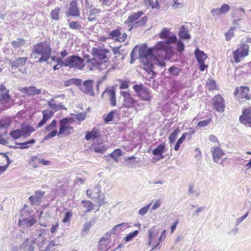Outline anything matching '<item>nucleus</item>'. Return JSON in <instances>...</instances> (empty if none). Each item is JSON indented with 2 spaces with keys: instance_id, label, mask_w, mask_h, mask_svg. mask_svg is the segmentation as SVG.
<instances>
[{
  "instance_id": "1",
  "label": "nucleus",
  "mask_w": 251,
  "mask_h": 251,
  "mask_svg": "<svg viewBox=\"0 0 251 251\" xmlns=\"http://www.w3.org/2000/svg\"><path fill=\"white\" fill-rule=\"evenodd\" d=\"M159 37L165 39V41L158 42L154 47L149 48L147 46H143L139 50L140 60L144 64L143 68L149 73L153 72V62L158 61V57L169 59L173 54L170 44L176 41V36L171 34L168 28H164Z\"/></svg>"
},
{
  "instance_id": "2",
  "label": "nucleus",
  "mask_w": 251,
  "mask_h": 251,
  "mask_svg": "<svg viewBox=\"0 0 251 251\" xmlns=\"http://www.w3.org/2000/svg\"><path fill=\"white\" fill-rule=\"evenodd\" d=\"M32 53L41 55L38 60L39 63L45 62L51 56L50 46L46 42L38 43L34 46Z\"/></svg>"
},
{
  "instance_id": "3",
  "label": "nucleus",
  "mask_w": 251,
  "mask_h": 251,
  "mask_svg": "<svg viewBox=\"0 0 251 251\" xmlns=\"http://www.w3.org/2000/svg\"><path fill=\"white\" fill-rule=\"evenodd\" d=\"M143 12L139 11L136 13H133L129 15L127 19L125 22V24L128 25L130 27L128 30L131 31L133 28L141 26L144 25L147 21V17H144L140 20L136 21L143 14Z\"/></svg>"
},
{
  "instance_id": "4",
  "label": "nucleus",
  "mask_w": 251,
  "mask_h": 251,
  "mask_svg": "<svg viewBox=\"0 0 251 251\" xmlns=\"http://www.w3.org/2000/svg\"><path fill=\"white\" fill-rule=\"evenodd\" d=\"M73 122V118L71 117H66L60 120L59 121V129L57 132V135L59 136L64 135L65 136H68L73 133L74 128L69 125V124Z\"/></svg>"
},
{
  "instance_id": "5",
  "label": "nucleus",
  "mask_w": 251,
  "mask_h": 251,
  "mask_svg": "<svg viewBox=\"0 0 251 251\" xmlns=\"http://www.w3.org/2000/svg\"><path fill=\"white\" fill-rule=\"evenodd\" d=\"M110 54L109 51L107 49H93V54L94 58L92 59H88V62L95 66V63L97 62H104L107 61L108 56Z\"/></svg>"
},
{
  "instance_id": "6",
  "label": "nucleus",
  "mask_w": 251,
  "mask_h": 251,
  "mask_svg": "<svg viewBox=\"0 0 251 251\" xmlns=\"http://www.w3.org/2000/svg\"><path fill=\"white\" fill-rule=\"evenodd\" d=\"M0 104H2L4 109H8L13 104L12 97L9 94V90L3 85H0Z\"/></svg>"
},
{
  "instance_id": "7",
  "label": "nucleus",
  "mask_w": 251,
  "mask_h": 251,
  "mask_svg": "<svg viewBox=\"0 0 251 251\" xmlns=\"http://www.w3.org/2000/svg\"><path fill=\"white\" fill-rule=\"evenodd\" d=\"M66 64L63 63L65 67L75 68L78 70H82L85 66L84 60L78 56L73 55L66 58Z\"/></svg>"
},
{
  "instance_id": "8",
  "label": "nucleus",
  "mask_w": 251,
  "mask_h": 251,
  "mask_svg": "<svg viewBox=\"0 0 251 251\" xmlns=\"http://www.w3.org/2000/svg\"><path fill=\"white\" fill-rule=\"evenodd\" d=\"M249 46L248 44L242 43L240 47L235 50L233 51V56L235 62H240V57H245L249 54Z\"/></svg>"
},
{
  "instance_id": "9",
  "label": "nucleus",
  "mask_w": 251,
  "mask_h": 251,
  "mask_svg": "<svg viewBox=\"0 0 251 251\" xmlns=\"http://www.w3.org/2000/svg\"><path fill=\"white\" fill-rule=\"evenodd\" d=\"M133 89L137 96L142 100L149 101L152 99L151 90L143 87L142 85H135Z\"/></svg>"
},
{
  "instance_id": "10",
  "label": "nucleus",
  "mask_w": 251,
  "mask_h": 251,
  "mask_svg": "<svg viewBox=\"0 0 251 251\" xmlns=\"http://www.w3.org/2000/svg\"><path fill=\"white\" fill-rule=\"evenodd\" d=\"M111 242L110 235L107 233L100 239L98 246V250L99 251H107L112 246Z\"/></svg>"
},
{
  "instance_id": "11",
  "label": "nucleus",
  "mask_w": 251,
  "mask_h": 251,
  "mask_svg": "<svg viewBox=\"0 0 251 251\" xmlns=\"http://www.w3.org/2000/svg\"><path fill=\"white\" fill-rule=\"evenodd\" d=\"M120 95L123 97L122 106L129 108L133 107L137 102V100L131 96L128 91H121Z\"/></svg>"
},
{
  "instance_id": "12",
  "label": "nucleus",
  "mask_w": 251,
  "mask_h": 251,
  "mask_svg": "<svg viewBox=\"0 0 251 251\" xmlns=\"http://www.w3.org/2000/svg\"><path fill=\"white\" fill-rule=\"evenodd\" d=\"M213 108L217 112L222 113L225 108V100L220 95H217L212 99Z\"/></svg>"
},
{
  "instance_id": "13",
  "label": "nucleus",
  "mask_w": 251,
  "mask_h": 251,
  "mask_svg": "<svg viewBox=\"0 0 251 251\" xmlns=\"http://www.w3.org/2000/svg\"><path fill=\"white\" fill-rule=\"evenodd\" d=\"M35 222L36 219L33 215H29L26 217L22 215L21 218L19 220L18 225L20 226L30 227L32 226Z\"/></svg>"
},
{
  "instance_id": "14",
  "label": "nucleus",
  "mask_w": 251,
  "mask_h": 251,
  "mask_svg": "<svg viewBox=\"0 0 251 251\" xmlns=\"http://www.w3.org/2000/svg\"><path fill=\"white\" fill-rule=\"evenodd\" d=\"M159 232V229L155 226H153L149 229V241L148 243L149 246L152 244L154 247L158 243V241H157L158 238H156V236L158 235Z\"/></svg>"
},
{
  "instance_id": "15",
  "label": "nucleus",
  "mask_w": 251,
  "mask_h": 251,
  "mask_svg": "<svg viewBox=\"0 0 251 251\" xmlns=\"http://www.w3.org/2000/svg\"><path fill=\"white\" fill-rule=\"evenodd\" d=\"M93 81L91 80H87L83 82V85L81 86V90L86 94L90 96H94V92L93 89Z\"/></svg>"
},
{
  "instance_id": "16",
  "label": "nucleus",
  "mask_w": 251,
  "mask_h": 251,
  "mask_svg": "<svg viewBox=\"0 0 251 251\" xmlns=\"http://www.w3.org/2000/svg\"><path fill=\"white\" fill-rule=\"evenodd\" d=\"M249 88L248 87L241 86L239 88H236L234 95L239 98L249 99Z\"/></svg>"
},
{
  "instance_id": "17",
  "label": "nucleus",
  "mask_w": 251,
  "mask_h": 251,
  "mask_svg": "<svg viewBox=\"0 0 251 251\" xmlns=\"http://www.w3.org/2000/svg\"><path fill=\"white\" fill-rule=\"evenodd\" d=\"M240 121L245 125L251 126V110L246 109L243 112V114L240 117Z\"/></svg>"
},
{
  "instance_id": "18",
  "label": "nucleus",
  "mask_w": 251,
  "mask_h": 251,
  "mask_svg": "<svg viewBox=\"0 0 251 251\" xmlns=\"http://www.w3.org/2000/svg\"><path fill=\"white\" fill-rule=\"evenodd\" d=\"M214 161L218 163L220 159L225 155L223 150L218 147H213L210 149Z\"/></svg>"
},
{
  "instance_id": "19",
  "label": "nucleus",
  "mask_w": 251,
  "mask_h": 251,
  "mask_svg": "<svg viewBox=\"0 0 251 251\" xmlns=\"http://www.w3.org/2000/svg\"><path fill=\"white\" fill-rule=\"evenodd\" d=\"M22 93H24L28 96L39 95L41 93V90L35 86L23 87L21 89Z\"/></svg>"
},
{
  "instance_id": "20",
  "label": "nucleus",
  "mask_w": 251,
  "mask_h": 251,
  "mask_svg": "<svg viewBox=\"0 0 251 251\" xmlns=\"http://www.w3.org/2000/svg\"><path fill=\"white\" fill-rule=\"evenodd\" d=\"M68 16L73 17H79L80 16V12L77 7L76 0H73L70 3L68 12Z\"/></svg>"
},
{
  "instance_id": "21",
  "label": "nucleus",
  "mask_w": 251,
  "mask_h": 251,
  "mask_svg": "<svg viewBox=\"0 0 251 251\" xmlns=\"http://www.w3.org/2000/svg\"><path fill=\"white\" fill-rule=\"evenodd\" d=\"M45 194L44 191L41 190L37 191L35 195L30 196L28 198V200L31 202V204H39L41 202V199Z\"/></svg>"
},
{
  "instance_id": "22",
  "label": "nucleus",
  "mask_w": 251,
  "mask_h": 251,
  "mask_svg": "<svg viewBox=\"0 0 251 251\" xmlns=\"http://www.w3.org/2000/svg\"><path fill=\"white\" fill-rule=\"evenodd\" d=\"M122 155V150L120 149H117L112 153L104 155V158L107 161H110L111 158H112L116 162H119V158Z\"/></svg>"
},
{
  "instance_id": "23",
  "label": "nucleus",
  "mask_w": 251,
  "mask_h": 251,
  "mask_svg": "<svg viewBox=\"0 0 251 251\" xmlns=\"http://www.w3.org/2000/svg\"><path fill=\"white\" fill-rule=\"evenodd\" d=\"M27 60V57H18L14 61H10L8 64L12 68H18L20 66H24L25 65Z\"/></svg>"
},
{
  "instance_id": "24",
  "label": "nucleus",
  "mask_w": 251,
  "mask_h": 251,
  "mask_svg": "<svg viewBox=\"0 0 251 251\" xmlns=\"http://www.w3.org/2000/svg\"><path fill=\"white\" fill-rule=\"evenodd\" d=\"M100 193V186L99 184L95 185L93 190L88 189L86 191V195L93 199L98 198Z\"/></svg>"
},
{
  "instance_id": "25",
  "label": "nucleus",
  "mask_w": 251,
  "mask_h": 251,
  "mask_svg": "<svg viewBox=\"0 0 251 251\" xmlns=\"http://www.w3.org/2000/svg\"><path fill=\"white\" fill-rule=\"evenodd\" d=\"M20 129L22 136L24 137L30 136L31 133L35 130L33 127L25 123L21 125Z\"/></svg>"
},
{
  "instance_id": "26",
  "label": "nucleus",
  "mask_w": 251,
  "mask_h": 251,
  "mask_svg": "<svg viewBox=\"0 0 251 251\" xmlns=\"http://www.w3.org/2000/svg\"><path fill=\"white\" fill-rule=\"evenodd\" d=\"M128 227V224L126 223H122L119 225H117L114 226L109 232V233L110 235L111 234H115L117 233H119L122 231H123L125 229Z\"/></svg>"
},
{
  "instance_id": "27",
  "label": "nucleus",
  "mask_w": 251,
  "mask_h": 251,
  "mask_svg": "<svg viewBox=\"0 0 251 251\" xmlns=\"http://www.w3.org/2000/svg\"><path fill=\"white\" fill-rule=\"evenodd\" d=\"M101 136L100 133L96 128H93L91 131H88L85 135V139L87 141L90 140H95L100 137Z\"/></svg>"
},
{
  "instance_id": "28",
  "label": "nucleus",
  "mask_w": 251,
  "mask_h": 251,
  "mask_svg": "<svg viewBox=\"0 0 251 251\" xmlns=\"http://www.w3.org/2000/svg\"><path fill=\"white\" fill-rule=\"evenodd\" d=\"M36 238L29 240L26 239L22 246L24 247V251H34L35 248Z\"/></svg>"
},
{
  "instance_id": "29",
  "label": "nucleus",
  "mask_w": 251,
  "mask_h": 251,
  "mask_svg": "<svg viewBox=\"0 0 251 251\" xmlns=\"http://www.w3.org/2000/svg\"><path fill=\"white\" fill-rule=\"evenodd\" d=\"M51 60L52 61L56 62V64L53 68V70L54 71L58 70L61 67L65 66V65H63L62 63L66 64V58L63 61L60 58L53 56L51 57Z\"/></svg>"
},
{
  "instance_id": "30",
  "label": "nucleus",
  "mask_w": 251,
  "mask_h": 251,
  "mask_svg": "<svg viewBox=\"0 0 251 251\" xmlns=\"http://www.w3.org/2000/svg\"><path fill=\"white\" fill-rule=\"evenodd\" d=\"M165 148V144H160L152 151V154L155 156L159 155V159L163 158L164 156L163 155V152L164 151Z\"/></svg>"
},
{
  "instance_id": "31",
  "label": "nucleus",
  "mask_w": 251,
  "mask_h": 251,
  "mask_svg": "<svg viewBox=\"0 0 251 251\" xmlns=\"http://www.w3.org/2000/svg\"><path fill=\"white\" fill-rule=\"evenodd\" d=\"M179 36L182 39H189L191 38L188 29L184 25H181L179 31Z\"/></svg>"
},
{
  "instance_id": "32",
  "label": "nucleus",
  "mask_w": 251,
  "mask_h": 251,
  "mask_svg": "<svg viewBox=\"0 0 251 251\" xmlns=\"http://www.w3.org/2000/svg\"><path fill=\"white\" fill-rule=\"evenodd\" d=\"M109 97V102L111 106H115L117 104L116 98V93L114 89L109 90L107 91Z\"/></svg>"
},
{
  "instance_id": "33",
  "label": "nucleus",
  "mask_w": 251,
  "mask_h": 251,
  "mask_svg": "<svg viewBox=\"0 0 251 251\" xmlns=\"http://www.w3.org/2000/svg\"><path fill=\"white\" fill-rule=\"evenodd\" d=\"M195 53L199 63H202V62H204V60L207 58L206 54L199 49L195 50Z\"/></svg>"
},
{
  "instance_id": "34",
  "label": "nucleus",
  "mask_w": 251,
  "mask_h": 251,
  "mask_svg": "<svg viewBox=\"0 0 251 251\" xmlns=\"http://www.w3.org/2000/svg\"><path fill=\"white\" fill-rule=\"evenodd\" d=\"M107 149V148L104 145L99 146L94 144H93L90 148V151H94L97 153H103Z\"/></svg>"
},
{
  "instance_id": "35",
  "label": "nucleus",
  "mask_w": 251,
  "mask_h": 251,
  "mask_svg": "<svg viewBox=\"0 0 251 251\" xmlns=\"http://www.w3.org/2000/svg\"><path fill=\"white\" fill-rule=\"evenodd\" d=\"M81 204L85 209V213H88L94 209V204L89 201H82Z\"/></svg>"
},
{
  "instance_id": "36",
  "label": "nucleus",
  "mask_w": 251,
  "mask_h": 251,
  "mask_svg": "<svg viewBox=\"0 0 251 251\" xmlns=\"http://www.w3.org/2000/svg\"><path fill=\"white\" fill-rule=\"evenodd\" d=\"M115 114H118L117 110H113L107 115L103 116V120L105 123H108L112 121L113 119L114 116Z\"/></svg>"
},
{
  "instance_id": "37",
  "label": "nucleus",
  "mask_w": 251,
  "mask_h": 251,
  "mask_svg": "<svg viewBox=\"0 0 251 251\" xmlns=\"http://www.w3.org/2000/svg\"><path fill=\"white\" fill-rule=\"evenodd\" d=\"M60 12V8L57 7L54 9L51 10L50 13V16L52 20L58 21L60 19L59 13Z\"/></svg>"
},
{
  "instance_id": "38",
  "label": "nucleus",
  "mask_w": 251,
  "mask_h": 251,
  "mask_svg": "<svg viewBox=\"0 0 251 251\" xmlns=\"http://www.w3.org/2000/svg\"><path fill=\"white\" fill-rule=\"evenodd\" d=\"M57 125V121L53 120L52 122L46 127L45 132H51L53 130H56L55 128Z\"/></svg>"
},
{
  "instance_id": "39",
  "label": "nucleus",
  "mask_w": 251,
  "mask_h": 251,
  "mask_svg": "<svg viewBox=\"0 0 251 251\" xmlns=\"http://www.w3.org/2000/svg\"><path fill=\"white\" fill-rule=\"evenodd\" d=\"M139 233V231L136 230L132 232L128 233L126 236L124 238V240L126 242L131 241L133 238L136 237Z\"/></svg>"
},
{
  "instance_id": "40",
  "label": "nucleus",
  "mask_w": 251,
  "mask_h": 251,
  "mask_svg": "<svg viewBox=\"0 0 251 251\" xmlns=\"http://www.w3.org/2000/svg\"><path fill=\"white\" fill-rule=\"evenodd\" d=\"M179 133L178 128L176 129L169 137V140L170 144L174 143L177 137V135Z\"/></svg>"
},
{
  "instance_id": "41",
  "label": "nucleus",
  "mask_w": 251,
  "mask_h": 251,
  "mask_svg": "<svg viewBox=\"0 0 251 251\" xmlns=\"http://www.w3.org/2000/svg\"><path fill=\"white\" fill-rule=\"evenodd\" d=\"M21 133L20 129H18L11 131L9 134L14 139H17L23 136Z\"/></svg>"
},
{
  "instance_id": "42",
  "label": "nucleus",
  "mask_w": 251,
  "mask_h": 251,
  "mask_svg": "<svg viewBox=\"0 0 251 251\" xmlns=\"http://www.w3.org/2000/svg\"><path fill=\"white\" fill-rule=\"evenodd\" d=\"M69 26L70 28L75 30H80L81 28V25L77 21H73L69 23Z\"/></svg>"
},
{
  "instance_id": "43",
  "label": "nucleus",
  "mask_w": 251,
  "mask_h": 251,
  "mask_svg": "<svg viewBox=\"0 0 251 251\" xmlns=\"http://www.w3.org/2000/svg\"><path fill=\"white\" fill-rule=\"evenodd\" d=\"M144 3L146 5H150L151 6L152 8H158L160 7V5L157 1V0H156L155 3L152 0H144Z\"/></svg>"
},
{
  "instance_id": "44",
  "label": "nucleus",
  "mask_w": 251,
  "mask_h": 251,
  "mask_svg": "<svg viewBox=\"0 0 251 251\" xmlns=\"http://www.w3.org/2000/svg\"><path fill=\"white\" fill-rule=\"evenodd\" d=\"M168 70L171 75L174 76L178 75L180 72L178 68L174 66L169 68Z\"/></svg>"
},
{
  "instance_id": "45",
  "label": "nucleus",
  "mask_w": 251,
  "mask_h": 251,
  "mask_svg": "<svg viewBox=\"0 0 251 251\" xmlns=\"http://www.w3.org/2000/svg\"><path fill=\"white\" fill-rule=\"evenodd\" d=\"M24 42L25 40L23 39H18L16 41H13L11 44L13 48H18L23 46Z\"/></svg>"
},
{
  "instance_id": "46",
  "label": "nucleus",
  "mask_w": 251,
  "mask_h": 251,
  "mask_svg": "<svg viewBox=\"0 0 251 251\" xmlns=\"http://www.w3.org/2000/svg\"><path fill=\"white\" fill-rule=\"evenodd\" d=\"M60 97H64V95H61L60 96H54L50 100L48 101V105L50 108H52L54 105L57 103V101L56 100V99L58 98H59Z\"/></svg>"
},
{
  "instance_id": "47",
  "label": "nucleus",
  "mask_w": 251,
  "mask_h": 251,
  "mask_svg": "<svg viewBox=\"0 0 251 251\" xmlns=\"http://www.w3.org/2000/svg\"><path fill=\"white\" fill-rule=\"evenodd\" d=\"M53 113L54 112H52L51 111L44 110L42 111L43 118L47 121L50 118L53 116Z\"/></svg>"
},
{
  "instance_id": "48",
  "label": "nucleus",
  "mask_w": 251,
  "mask_h": 251,
  "mask_svg": "<svg viewBox=\"0 0 251 251\" xmlns=\"http://www.w3.org/2000/svg\"><path fill=\"white\" fill-rule=\"evenodd\" d=\"M95 64H96V65H95V66L97 67L99 70H103L107 68L109 63L108 61H105V62H96Z\"/></svg>"
},
{
  "instance_id": "49",
  "label": "nucleus",
  "mask_w": 251,
  "mask_h": 251,
  "mask_svg": "<svg viewBox=\"0 0 251 251\" xmlns=\"http://www.w3.org/2000/svg\"><path fill=\"white\" fill-rule=\"evenodd\" d=\"M65 217L62 221L63 223H66L70 221L71 217L72 216V213L71 210H68L64 213Z\"/></svg>"
},
{
  "instance_id": "50",
  "label": "nucleus",
  "mask_w": 251,
  "mask_h": 251,
  "mask_svg": "<svg viewBox=\"0 0 251 251\" xmlns=\"http://www.w3.org/2000/svg\"><path fill=\"white\" fill-rule=\"evenodd\" d=\"M95 199L97 200V201L99 205V207L106 203L105 201V198L104 196L101 195V193L99 194V196L98 198H96Z\"/></svg>"
},
{
  "instance_id": "51",
  "label": "nucleus",
  "mask_w": 251,
  "mask_h": 251,
  "mask_svg": "<svg viewBox=\"0 0 251 251\" xmlns=\"http://www.w3.org/2000/svg\"><path fill=\"white\" fill-rule=\"evenodd\" d=\"M151 203L148 204L146 206H145L144 207L141 208L139 211H138V214L141 216L145 215L147 212L149 211V209L150 208V207L151 205Z\"/></svg>"
},
{
  "instance_id": "52",
  "label": "nucleus",
  "mask_w": 251,
  "mask_h": 251,
  "mask_svg": "<svg viewBox=\"0 0 251 251\" xmlns=\"http://www.w3.org/2000/svg\"><path fill=\"white\" fill-rule=\"evenodd\" d=\"M206 85L209 90H213L216 88V82L213 80L208 79Z\"/></svg>"
},
{
  "instance_id": "53",
  "label": "nucleus",
  "mask_w": 251,
  "mask_h": 251,
  "mask_svg": "<svg viewBox=\"0 0 251 251\" xmlns=\"http://www.w3.org/2000/svg\"><path fill=\"white\" fill-rule=\"evenodd\" d=\"M219 9L222 14H226L229 11L230 6L227 4H224Z\"/></svg>"
},
{
  "instance_id": "54",
  "label": "nucleus",
  "mask_w": 251,
  "mask_h": 251,
  "mask_svg": "<svg viewBox=\"0 0 251 251\" xmlns=\"http://www.w3.org/2000/svg\"><path fill=\"white\" fill-rule=\"evenodd\" d=\"M121 35V32H120V29H115V30H113L112 31H111L109 34V38H114V37H118L120 36Z\"/></svg>"
},
{
  "instance_id": "55",
  "label": "nucleus",
  "mask_w": 251,
  "mask_h": 251,
  "mask_svg": "<svg viewBox=\"0 0 251 251\" xmlns=\"http://www.w3.org/2000/svg\"><path fill=\"white\" fill-rule=\"evenodd\" d=\"M51 109L52 110H53L54 111V112H56V111H57L59 110H61L62 109H63V110L67 109L66 108L64 105L61 104L60 102H59L58 103L55 104V105H54V106L52 107V108Z\"/></svg>"
},
{
  "instance_id": "56",
  "label": "nucleus",
  "mask_w": 251,
  "mask_h": 251,
  "mask_svg": "<svg viewBox=\"0 0 251 251\" xmlns=\"http://www.w3.org/2000/svg\"><path fill=\"white\" fill-rule=\"evenodd\" d=\"M211 121V119H208L205 120L200 121L198 123L197 126L199 127H205L209 125Z\"/></svg>"
},
{
  "instance_id": "57",
  "label": "nucleus",
  "mask_w": 251,
  "mask_h": 251,
  "mask_svg": "<svg viewBox=\"0 0 251 251\" xmlns=\"http://www.w3.org/2000/svg\"><path fill=\"white\" fill-rule=\"evenodd\" d=\"M248 215L249 212H248L243 216L237 218L235 223V226H238L248 217Z\"/></svg>"
},
{
  "instance_id": "58",
  "label": "nucleus",
  "mask_w": 251,
  "mask_h": 251,
  "mask_svg": "<svg viewBox=\"0 0 251 251\" xmlns=\"http://www.w3.org/2000/svg\"><path fill=\"white\" fill-rule=\"evenodd\" d=\"M77 120L82 121L85 120L86 117V112H80L75 115Z\"/></svg>"
},
{
  "instance_id": "59",
  "label": "nucleus",
  "mask_w": 251,
  "mask_h": 251,
  "mask_svg": "<svg viewBox=\"0 0 251 251\" xmlns=\"http://www.w3.org/2000/svg\"><path fill=\"white\" fill-rule=\"evenodd\" d=\"M55 245L54 243V242L51 241L49 244L48 246H47L44 250H42V246L41 245H39V251H50V249L54 247Z\"/></svg>"
},
{
  "instance_id": "60",
  "label": "nucleus",
  "mask_w": 251,
  "mask_h": 251,
  "mask_svg": "<svg viewBox=\"0 0 251 251\" xmlns=\"http://www.w3.org/2000/svg\"><path fill=\"white\" fill-rule=\"evenodd\" d=\"M36 233L35 235L37 236L38 238L41 237L43 234V232L45 231V229H42L40 227L38 226H35Z\"/></svg>"
},
{
  "instance_id": "61",
  "label": "nucleus",
  "mask_w": 251,
  "mask_h": 251,
  "mask_svg": "<svg viewBox=\"0 0 251 251\" xmlns=\"http://www.w3.org/2000/svg\"><path fill=\"white\" fill-rule=\"evenodd\" d=\"M56 135H57V130H53L51 132L44 137V140H46L49 139H50L54 137Z\"/></svg>"
},
{
  "instance_id": "62",
  "label": "nucleus",
  "mask_w": 251,
  "mask_h": 251,
  "mask_svg": "<svg viewBox=\"0 0 251 251\" xmlns=\"http://www.w3.org/2000/svg\"><path fill=\"white\" fill-rule=\"evenodd\" d=\"M56 135H57V130H53L51 132L44 137V140H46L49 139H50L54 137Z\"/></svg>"
},
{
  "instance_id": "63",
  "label": "nucleus",
  "mask_w": 251,
  "mask_h": 251,
  "mask_svg": "<svg viewBox=\"0 0 251 251\" xmlns=\"http://www.w3.org/2000/svg\"><path fill=\"white\" fill-rule=\"evenodd\" d=\"M234 28H231L228 30L227 32L225 33V36L226 40L228 41L230 39L231 37L233 36V29Z\"/></svg>"
},
{
  "instance_id": "64",
  "label": "nucleus",
  "mask_w": 251,
  "mask_h": 251,
  "mask_svg": "<svg viewBox=\"0 0 251 251\" xmlns=\"http://www.w3.org/2000/svg\"><path fill=\"white\" fill-rule=\"evenodd\" d=\"M161 203V200H160V199L156 200L155 201L153 205L152 206V207L151 208V210H155L156 209L158 208L160 206Z\"/></svg>"
}]
</instances>
